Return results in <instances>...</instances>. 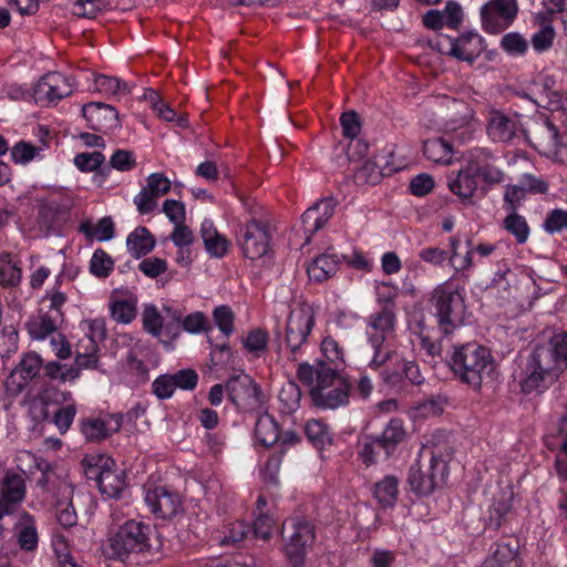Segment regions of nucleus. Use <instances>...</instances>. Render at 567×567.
<instances>
[{"label":"nucleus","instance_id":"680f3d73","mask_svg":"<svg viewBox=\"0 0 567 567\" xmlns=\"http://www.w3.org/2000/svg\"><path fill=\"white\" fill-rule=\"evenodd\" d=\"M138 269L148 278H156L167 270V262L165 259L158 257H150L143 259Z\"/></svg>","mask_w":567,"mask_h":567},{"label":"nucleus","instance_id":"864d4df0","mask_svg":"<svg viewBox=\"0 0 567 567\" xmlns=\"http://www.w3.org/2000/svg\"><path fill=\"white\" fill-rule=\"evenodd\" d=\"M543 228L548 234L567 229V210L560 208L550 210L544 220Z\"/></svg>","mask_w":567,"mask_h":567},{"label":"nucleus","instance_id":"603ef678","mask_svg":"<svg viewBox=\"0 0 567 567\" xmlns=\"http://www.w3.org/2000/svg\"><path fill=\"white\" fill-rule=\"evenodd\" d=\"M43 365L41 357L35 352L25 353L16 367L27 377L29 380L34 379Z\"/></svg>","mask_w":567,"mask_h":567},{"label":"nucleus","instance_id":"7c9ffc66","mask_svg":"<svg viewBox=\"0 0 567 567\" xmlns=\"http://www.w3.org/2000/svg\"><path fill=\"white\" fill-rule=\"evenodd\" d=\"M482 152L475 156L472 154L471 159L467 163L470 166V173L474 174L476 177H481L487 184H497L502 182V171L488 163L485 157L482 159Z\"/></svg>","mask_w":567,"mask_h":567},{"label":"nucleus","instance_id":"ddd939ff","mask_svg":"<svg viewBox=\"0 0 567 567\" xmlns=\"http://www.w3.org/2000/svg\"><path fill=\"white\" fill-rule=\"evenodd\" d=\"M145 503L156 517L164 519L175 516L182 506L178 493L166 486L148 488L145 493Z\"/></svg>","mask_w":567,"mask_h":567},{"label":"nucleus","instance_id":"052dcab7","mask_svg":"<svg viewBox=\"0 0 567 567\" xmlns=\"http://www.w3.org/2000/svg\"><path fill=\"white\" fill-rule=\"evenodd\" d=\"M174 381L171 374H162L152 383V392L159 400L169 399L175 391Z\"/></svg>","mask_w":567,"mask_h":567},{"label":"nucleus","instance_id":"4468645a","mask_svg":"<svg viewBox=\"0 0 567 567\" xmlns=\"http://www.w3.org/2000/svg\"><path fill=\"white\" fill-rule=\"evenodd\" d=\"M82 115L95 132H109L120 126L118 112L110 104L90 102L82 106Z\"/></svg>","mask_w":567,"mask_h":567},{"label":"nucleus","instance_id":"b1692460","mask_svg":"<svg viewBox=\"0 0 567 567\" xmlns=\"http://www.w3.org/2000/svg\"><path fill=\"white\" fill-rule=\"evenodd\" d=\"M399 480L394 475H386L372 486V493L382 508L393 507L399 496Z\"/></svg>","mask_w":567,"mask_h":567},{"label":"nucleus","instance_id":"9d476101","mask_svg":"<svg viewBox=\"0 0 567 567\" xmlns=\"http://www.w3.org/2000/svg\"><path fill=\"white\" fill-rule=\"evenodd\" d=\"M270 239L267 225L257 219L240 226L237 233V244L243 255L250 260L268 256L271 251Z\"/></svg>","mask_w":567,"mask_h":567},{"label":"nucleus","instance_id":"f3484780","mask_svg":"<svg viewBox=\"0 0 567 567\" xmlns=\"http://www.w3.org/2000/svg\"><path fill=\"white\" fill-rule=\"evenodd\" d=\"M486 128L494 142H511L520 130L519 116H509L498 110H492L488 113Z\"/></svg>","mask_w":567,"mask_h":567},{"label":"nucleus","instance_id":"473e14b6","mask_svg":"<svg viewBox=\"0 0 567 567\" xmlns=\"http://www.w3.org/2000/svg\"><path fill=\"white\" fill-rule=\"evenodd\" d=\"M424 156L440 164H449L452 158V145L443 137L430 138L423 143Z\"/></svg>","mask_w":567,"mask_h":567},{"label":"nucleus","instance_id":"1a4fd4ad","mask_svg":"<svg viewBox=\"0 0 567 567\" xmlns=\"http://www.w3.org/2000/svg\"><path fill=\"white\" fill-rule=\"evenodd\" d=\"M225 388L227 391V399L240 410H258L265 403V395L260 386L255 380L244 373H235L230 375Z\"/></svg>","mask_w":567,"mask_h":567},{"label":"nucleus","instance_id":"2f4dec72","mask_svg":"<svg viewBox=\"0 0 567 567\" xmlns=\"http://www.w3.org/2000/svg\"><path fill=\"white\" fill-rule=\"evenodd\" d=\"M512 509L511 496L502 493L499 497L494 498L492 505L488 508L487 516L485 517V526L492 530H497L506 515Z\"/></svg>","mask_w":567,"mask_h":567},{"label":"nucleus","instance_id":"ea45409f","mask_svg":"<svg viewBox=\"0 0 567 567\" xmlns=\"http://www.w3.org/2000/svg\"><path fill=\"white\" fill-rule=\"evenodd\" d=\"M305 433L307 439L318 449L331 442L328 426L319 420H310L306 423Z\"/></svg>","mask_w":567,"mask_h":567},{"label":"nucleus","instance_id":"79ce46f5","mask_svg":"<svg viewBox=\"0 0 567 567\" xmlns=\"http://www.w3.org/2000/svg\"><path fill=\"white\" fill-rule=\"evenodd\" d=\"M105 162V156L97 151L94 152H83L75 155L73 163L81 172H96L101 171L102 165Z\"/></svg>","mask_w":567,"mask_h":567},{"label":"nucleus","instance_id":"423d86ee","mask_svg":"<svg viewBox=\"0 0 567 567\" xmlns=\"http://www.w3.org/2000/svg\"><path fill=\"white\" fill-rule=\"evenodd\" d=\"M430 302L442 334L450 336L456 328L463 326L466 306L458 289L447 284L439 285L432 291Z\"/></svg>","mask_w":567,"mask_h":567},{"label":"nucleus","instance_id":"69168bd1","mask_svg":"<svg viewBox=\"0 0 567 567\" xmlns=\"http://www.w3.org/2000/svg\"><path fill=\"white\" fill-rule=\"evenodd\" d=\"M444 14V22L451 29L457 30L463 21V10L458 2L447 1L445 9L441 11Z\"/></svg>","mask_w":567,"mask_h":567},{"label":"nucleus","instance_id":"f704fd0d","mask_svg":"<svg viewBox=\"0 0 567 567\" xmlns=\"http://www.w3.org/2000/svg\"><path fill=\"white\" fill-rule=\"evenodd\" d=\"M503 228L514 236L517 244H525L529 237V226L524 216L517 212L508 213L503 219Z\"/></svg>","mask_w":567,"mask_h":567},{"label":"nucleus","instance_id":"f03ea898","mask_svg":"<svg viewBox=\"0 0 567 567\" xmlns=\"http://www.w3.org/2000/svg\"><path fill=\"white\" fill-rule=\"evenodd\" d=\"M429 443L431 444L429 447V458L423 460V455H421L410 466L408 473L406 482L410 491L419 496H429L446 483L449 462L454 453L453 446L444 431L435 432Z\"/></svg>","mask_w":567,"mask_h":567},{"label":"nucleus","instance_id":"a878e982","mask_svg":"<svg viewBox=\"0 0 567 567\" xmlns=\"http://www.w3.org/2000/svg\"><path fill=\"white\" fill-rule=\"evenodd\" d=\"M60 319L53 313H43L32 317L25 322V328L33 340H44L48 336L56 331Z\"/></svg>","mask_w":567,"mask_h":567},{"label":"nucleus","instance_id":"c9c22d12","mask_svg":"<svg viewBox=\"0 0 567 567\" xmlns=\"http://www.w3.org/2000/svg\"><path fill=\"white\" fill-rule=\"evenodd\" d=\"M24 526L18 532L17 539L21 549L33 551L38 547L39 536L34 526L33 517L24 513L21 518Z\"/></svg>","mask_w":567,"mask_h":567},{"label":"nucleus","instance_id":"2eb2a0df","mask_svg":"<svg viewBox=\"0 0 567 567\" xmlns=\"http://www.w3.org/2000/svg\"><path fill=\"white\" fill-rule=\"evenodd\" d=\"M72 93L70 78L61 73H49L40 79L34 86V99L37 102L58 103Z\"/></svg>","mask_w":567,"mask_h":567},{"label":"nucleus","instance_id":"774afa93","mask_svg":"<svg viewBox=\"0 0 567 567\" xmlns=\"http://www.w3.org/2000/svg\"><path fill=\"white\" fill-rule=\"evenodd\" d=\"M409 187L414 196H425L433 189L434 179L431 175L422 173L411 179Z\"/></svg>","mask_w":567,"mask_h":567},{"label":"nucleus","instance_id":"6ab92c4d","mask_svg":"<svg viewBox=\"0 0 567 567\" xmlns=\"http://www.w3.org/2000/svg\"><path fill=\"white\" fill-rule=\"evenodd\" d=\"M482 567H523L518 540L511 538L493 544Z\"/></svg>","mask_w":567,"mask_h":567},{"label":"nucleus","instance_id":"c756f323","mask_svg":"<svg viewBox=\"0 0 567 567\" xmlns=\"http://www.w3.org/2000/svg\"><path fill=\"white\" fill-rule=\"evenodd\" d=\"M100 492L111 498H118L125 487V474L123 471H104L97 474Z\"/></svg>","mask_w":567,"mask_h":567},{"label":"nucleus","instance_id":"f257e3e1","mask_svg":"<svg viewBox=\"0 0 567 567\" xmlns=\"http://www.w3.org/2000/svg\"><path fill=\"white\" fill-rule=\"evenodd\" d=\"M567 369V332L555 333L518 358V384L524 394L543 393Z\"/></svg>","mask_w":567,"mask_h":567},{"label":"nucleus","instance_id":"0eeeda50","mask_svg":"<svg viewBox=\"0 0 567 567\" xmlns=\"http://www.w3.org/2000/svg\"><path fill=\"white\" fill-rule=\"evenodd\" d=\"M282 551L289 567H303L315 539V526L303 516H291L282 524Z\"/></svg>","mask_w":567,"mask_h":567},{"label":"nucleus","instance_id":"9b49d317","mask_svg":"<svg viewBox=\"0 0 567 567\" xmlns=\"http://www.w3.org/2000/svg\"><path fill=\"white\" fill-rule=\"evenodd\" d=\"M313 326L315 310L311 306L303 303L290 312L286 323L285 343L293 360H297L296 355L307 342Z\"/></svg>","mask_w":567,"mask_h":567},{"label":"nucleus","instance_id":"5701e85b","mask_svg":"<svg viewBox=\"0 0 567 567\" xmlns=\"http://www.w3.org/2000/svg\"><path fill=\"white\" fill-rule=\"evenodd\" d=\"M155 243L154 236L144 226L136 227L126 238L127 250L135 259L150 254L154 249Z\"/></svg>","mask_w":567,"mask_h":567},{"label":"nucleus","instance_id":"3c124183","mask_svg":"<svg viewBox=\"0 0 567 567\" xmlns=\"http://www.w3.org/2000/svg\"><path fill=\"white\" fill-rule=\"evenodd\" d=\"M556 32L550 23L545 24L532 37V45L537 52H545L553 45Z\"/></svg>","mask_w":567,"mask_h":567},{"label":"nucleus","instance_id":"393cba45","mask_svg":"<svg viewBox=\"0 0 567 567\" xmlns=\"http://www.w3.org/2000/svg\"><path fill=\"white\" fill-rule=\"evenodd\" d=\"M339 259L334 254H322L316 257L307 268L310 279L324 281L334 276L338 270Z\"/></svg>","mask_w":567,"mask_h":567},{"label":"nucleus","instance_id":"338daca9","mask_svg":"<svg viewBox=\"0 0 567 567\" xmlns=\"http://www.w3.org/2000/svg\"><path fill=\"white\" fill-rule=\"evenodd\" d=\"M381 451H383V447L377 436H368L360 451V457L364 464L370 465L377 461V456Z\"/></svg>","mask_w":567,"mask_h":567},{"label":"nucleus","instance_id":"4d7b16f0","mask_svg":"<svg viewBox=\"0 0 567 567\" xmlns=\"http://www.w3.org/2000/svg\"><path fill=\"white\" fill-rule=\"evenodd\" d=\"M381 378L386 385L403 389L405 384V377L404 372H402V359L396 361L393 368L383 369Z\"/></svg>","mask_w":567,"mask_h":567},{"label":"nucleus","instance_id":"412c9836","mask_svg":"<svg viewBox=\"0 0 567 567\" xmlns=\"http://www.w3.org/2000/svg\"><path fill=\"white\" fill-rule=\"evenodd\" d=\"M388 155L391 156L392 153L378 154L373 158L364 161L361 166L355 168V181L361 184L377 185L382 177L390 176L396 168L390 165Z\"/></svg>","mask_w":567,"mask_h":567},{"label":"nucleus","instance_id":"cd10ccee","mask_svg":"<svg viewBox=\"0 0 567 567\" xmlns=\"http://www.w3.org/2000/svg\"><path fill=\"white\" fill-rule=\"evenodd\" d=\"M450 190L457 195L463 202L468 200L470 203L475 190L477 189L476 176L470 173L468 164L462 168L456 178L449 183Z\"/></svg>","mask_w":567,"mask_h":567},{"label":"nucleus","instance_id":"4c0bfd02","mask_svg":"<svg viewBox=\"0 0 567 567\" xmlns=\"http://www.w3.org/2000/svg\"><path fill=\"white\" fill-rule=\"evenodd\" d=\"M86 346L85 352H81L80 348L83 347L82 344L78 346L76 354H75V362L74 365H71L72 368L79 369V372L82 369H95L97 365V357H96V350L97 344L94 341L92 337H86Z\"/></svg>","mask_w":567,"mask_h":567},{"label":"nucleus","instance_id":"de8ad7c7","mask_svg":"<svg viewBox=\"0 0 567 567\" xmlns=\"http://www.w3.org/2000/svg\"><path fill=\"white\" fill-rule=\"evenodd\" d=\"M213 318L219 330L229 337L234 332V312L230 307L223 305L215 308Z\"/></svg>","mask_w":567,"mask_h":567},{"label":"nucleus","instance_id":"bb28decb","mask_svg":"<svg viewBox=\"0 0 567 567\" xmlns=\"http://www.w3.org/2000/svg\"><path fill=\"white\" fill-rule=\"evenodd\" d=\"M405 430L400 419H392L380 435H375L382 444L385 457L392 455L396 446L405 439Z\"/></svg>","mask_w":567,"mask_h":567},{"label":"nucleus","instance_id":"09e8293b","mask_svg":"<svg viewBox=\"0 0 567 567\" xmlns=\"http://www.w3.org/2000/svg\"><path fill=\"white\" fill-rule=\"evenodd\" d=\"M144 329L154 337L164 332V315H161L155 307H150L143 313Z\"/></svg>","mask_w":567,"mask_h":567},{"label":"nucleus","instance_id":"c85d7f7f","mask_svg":"<svg viewBox=\"0 0 567 567\" xmlns=\"http://www.w3.org/2000/svg\"><path fill=\"white\" fill-rule=\"evenodd\" d=\"M255 435L261 445L271 446L280 439L279 425L270 414L264 413L256 421Z\"/></svg>","mask_w":567,"mask_h":567},{"label":"nucleus","instance_id":"20e7f679","mask_svg":"<svg viewBox=\"0 0 567 567\" xmlns=\"http://www.w3.org/2000/svg\"><path fill=\"white\" fill-rule=\"evenodd\" d=\"M445 361L462 383L474 389L481 388L495 371V361L489 349L477 342L451 344L446 350Z\"/></svg>","mask_w":567,"mask_h":567},{"label":"nucleus","instance_id":"49530a36","mask_svg":"<svg viewBox=\"0 0 567 567\" xmlns=\"http://www.w3.org/2000/svg\"><path fill=\"white\" fill-rule=\"evenodd\" d=\"M42 148L33 146L31 143L20 141L11 148V158L17 164H27L40 156Z\"/></svg>","mask_w":567,"mask_h":567},{"label":"nucleus","instance_id":"dca6fc26","mask_svg":"<svg viewBox=\"0 0 567 567\" xmlns=\"http://www.w3.org/2000/svg\"><path fill=\"white\" fill-rule=\"evenodd\" d=\"M171 186V181L163 173H152L146 179V186L134 197L138 213L145 215L153 212L156 198L166 195Z\"/></svg>","mask_w":567,"mask_h":567},{"label":"nucleus","instance_id":"8fccbe9b","mask_svg":"<svg viewBox=\"0 0 567 567\" xmlns=\"http://www.w3.org/2000/svg\"><path fill=\"white\" fill-rule=\"evenodd\" d=\"M73 13L80 18L93 19L106 8L104 0H76Z\"/></svg>","mask_w":567,"mask_h":567},{"label":"nucleus","instance_id":"5fc2aeb1","mask_svg":"<svg viewBox=\"0 0 567 567\" xmlns=\"http://www.w3.org/2000/svg\"><path fill=\"white\" fill-rule=\"evenodd\" d=\"M321 351L323 355L338 368V363H343V349L331 336H327L321 341Z\"/></svg>","mask_w":567,"mask_h":567},{"label":"nucleus","instance_id":"4be33fe9","mask_svg":"<svg viewBox=\"0 0 567 567\" xmlns=\"http://www.w3.org/2000/svg\"><path fill=\"white\" fill-rule=\"evenodd\" d=\"M200 235L205 249L209 256L214 258H223L227 255L230 241L217 231L212 220L205 219L202 223Z\"/></svg>","mask_w":567,"mask_h":567},{"label":"nucleus","instance_id":"f8f14e48","mask_svg":"<svg viewBox=\"0 0 567 567\" xmlns=\"http://www.w3.org/2000/svg\"><path fill=\"white\" fill-rule=\"evenodd\" d=\"M482 28L489 34H498L516 19L518 4L516 0H489L481 8Z\"/></svg>","mask_w":567,"mask_h":567},{"label":"nucleus","instance_id":"72a5a7b5","mask_svg":"<svg viewBox=\"0 0 567 567\" xmlns=\"http://www.w3.org/2000/svg\"><path fill=\"white\" fill-rule=\"evenodd\" d=\"M22 270L20 261L14 260L9 252L0 255V285L7 287H16L20 284Z\"/></svg>","mask_w":567,"mask_h":567},{"label":"nucleus","instance_id":"e2e57ef3","mask_svg":"<svg viewBox=\"0 0 567 567\" xmlns=\"http://www.w3.org/2000/svg\"><path fill=\"white\" fill-rule=\"evenodd\" d=\"M526 193L522 185H508L504 194L505 209L508 213L517 212L524 200Z\"/></svg>","mask_w":567,"mask_h":567},{"label":"nucleus","instance_id":"aec40b11","mask_svg":"<svg viewBox=\"0 0 567 567\" xmlns=\"http://www.w3.org/2000/svg\"><path fill=\"white\" fill-rule=\"evenodd\" d=\"M395 322V312L391 307L382 308L380 311L372 313L367 326L368 342L377 346L384 343L394 331Z\"/></svg>","mask_w":567,"mask_h":567},{"label":"nucleus","instance_id":"a19ab883","mask_svg":"<svg viewBox=\"0 0 567 567\" xmlns=\"http://www.w3.org/2000/svg\"><path fill=\"white\" fill-rule=\"evenodd\" d=\"M81 432L87 441L100 442L109 435L107 423L101 419H86L81 424Z\"/></svg>","mask_w":567,"mask_h":567},{"label":"nucleus","instance_id":"a211bd4d","mask_svg":"<svg viewBox=\"0 0 567 567\" xmlns=\"http://www.w3.org/2000/svg\"><path fill=\"white\" fill-rule=\"evenodd\" d=\"M25 496V484L21 475L8 473L1 485L0 494V520L11 515L14 507L20 504Z\"/></svg>","mask_w":567,"mask_h":567},{"label":"nucleus","instance_id":"7ed1b4c3","mask_svg":"<svg viewBox=\"0 0 567 567\" xmlns=\"http://www.w3.org/2000/svg\"><path fill=\"white\" fill-rule=\"evenodd\" d=\"M297 377L310 386V396L317 408L334 410L349 403L351 384L337 367L322 360L313 365L303 362L299 364Z\"/></svg>","mask_w":567,"mask_h":567},{"label":"nucleus","instance_id":"e433bc0d","mask_svg":"<svg viewBox=\"0 0 567 567\" xmlns=\"http://www.w3.org/2000/svg\"><path fill=\"white\" fill-rule=\"evenodd\" d=\"M136 166V158L132 151L128 150H116L110 158V165L104 166L100 174L105 176L109 174L111 168L121 172H128Z\"/></svg>","mask_w":567,"mask_h":567},{"label":"nucleus","instance_id":"58836bf2","mask_svg":"<svg viewBox=\"0 0 567 567\" xmlns=\"http://www.w3.org/2000/svg\"><path fill=\"white\" fill-rule=\"evenodd\" d=\"M114 260L103 249H96L90 261V271L97 278H106L113 271Z\"/></svg>","mask_w":567,"mask_h":567},{"label":"nucleus","instance_id":"6e6552de","mask_svg":"<svg viewBox=\"0 0 567 567\" xmlns=\"http://www.w3.org/2000/svg\"><path fill=\"white\" fill-rule=\"evenodd\" d=\"M430 47L441 54L473 64L483 53L486 43L485 39L477 32L468 31L460 34L457 38L440 33L430 41Z\"/></svg>","mask_w":567,"mask_h":567},{"label":"nucleus","instance_id":"37998d69","mask_svg":"<svg viewBox=\"0 0 567 567\" xmlns=\"http://www.w3.org/2000/svg\"><path fill=\"white\" fill-rule=\"evenodd\" d=\"M42 367L45 375L50 379L66 382L79 378V369L68 367L66 364H62L58 361H50Z\"/></svg>","mask_w":567,"mask_h":567},{"label":"nucleus","instance_id":"0e129e2a","mask_svg":"<svg viewBox=\"0 0 567 567\" xmlns=\"http://www.w3.org/2000/svg\"><path fill=\"white\" fill-rule=\"evenodd\" d=\"M29 381L19 369L14 368L4 382L6 391L9 395L16 396L24 390Z\"/></svg>","mask_w":567,"mask_h":567},{"label":"nucleus","instance_id":"a18cd8bd","mask_svg":"<svg viewBox=\"0 0 567 567\" xmlns=\"http://www.w3.org/2000/svg\"><path fill=\"white\" fill-rule=\"evenodd\" d=\"M502 49L509 55H524L528 49L527 40L518 32H509L501 40Z\"/></svg>","mask_w":567,"mask_h":567},{"label":"nucleus","instance_id":"6e6d98bb","mask_svg":"<svg viewBox=\"0 0 567 567\" xmlns=\"http://www.w3.org/2000/svg\"><path fill=\"white\" fill-rule=\"evenodd\" d=\"M268 342V333L262 329L251 330L244 340V347L254 353H260L266 350Z\"/></svg>","mask_w":567,"mask_h":567},{"label":"nucleus","instance_id":"c03bdc74","mask_svg":"<svg viewBox=\"0 0 567 567\" xmlns=\"http://www.w3.org/2000/svg\"><path fill=\"white\" fill-rule=\"evenodd\" d=\"M164 333L175 339L183 329V312L179 309L164 307Z\"/></svg>","mask_w":567,"mask_h":567},{"label":"nucleus","instance_id":"39448f33","mask_svg":"<svg viewBox=\"0 0 567 567\" xmlns=\"http://www.w3.org/2000/svg\"><path fill=\"white\" fill-rule=\"evenodd\" d=\"M156 530L143 522L130 519L110 534L104 553L110 559L125 561L133 554H155L161 549Z\"/></svg>","mask_w":567,"mask_h":567},{"label":"nucleus","instance_id":"13d9d810","mask_svg":"<svg viewBox=\"0 0 567 567\" xmlns=\"http://www.w3.org/2000/svg\"><path fill=\"white\" fill-rule=\"evenodd\" d=\"M343 135L348 138H355L361 131L360 117L357 112H344L340 116Z\"/></svg>","mask_w":567,"mask_h":567},{"label":"nucleus","instance_id":"bf43d9fd","mask_svg":"<svg viewBox=\"0 0 567 567\" xmlns=\"http://www.w3.org/2000/svg\"><path fill=\"white\" fill-rule=\"evenodd\" d=\"M175 388H179L182 390L192 391L197 386L198 383V374L193 369H182L176 373L171 374Z\"/></svg>","mask_w":567,"mask_h":567}]
</instances>
